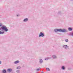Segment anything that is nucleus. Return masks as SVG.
Segmentation results:
<instances>
[{
  "label": "nucleus",
  "instance_id": "f257e3e1",
  "mask_svg": "<svg viewBox=\"0 0 73 73\" xmlns=\"http://www.w3.org/2000/svg\"><path fill=\"white\" fill-rule=\"evenodd\" d=\"M0 35H3L4 33L5 32H7L8 31L7 27L5 25H3L1 28H0Z\"/></svg>",
  "mask_w": 73,
  "mask_h": 73
},
{
  "label": "nucleus",
  "instance_id": "f03ea898",
  "mask_svg": "<svg viewBox=\"0 0 73 73\" xmlns=\"http://www.w3.org/2000/svg\"><path fill=\"white\" fill-rule=\"evenodd\" d=\"M54 31L55 33H57L58 32H66V30L65 29H54Z\"/></svg>",
  "mask_w": 73,
  "mask_h": 73
},
{
  "label": "nucleus",
  "instance_id": "7ed1b4c3",
  "mask_svg": "<svg viewBox=\"0 0 73 73\" xmlns=\"http://www.w3.org/2000/svg\"><path fill=\"white\" fill-rule=\"evenodd\" d=\"M44 36V33L40 32L39 35V37H43Z\"/></svg>",
  "mask_w": 73,
  "mask_h": 73
},
{
  "label": "nucleus",
  "instance_id": "20e7f679",
  "mask_svg": "<svg viewBox=\"0 0 73 73\" xmlns=\"http://www.w3.org/2000/svg\"><path fill=\"white\" fill-rule=\"evenodd\" d=\"M63 48L66 50L69 49V46L67 45H63Z\"/></svg>",
  "mask_w": 73,
  "mask_h": 73
},
{
  "label": "nucleus",
  "instance_id": "39448f33",
  "mask_svg": "<svg viewBox=\"0 0 73 73\" xmlns=\"http://www.w3.org/2000/svg\"><path fill=\"white\" fill-rule=\"evenodd\" d=\"M28 21V19L26 18L23 20V22H27Z\"/></svg>",
  "mask_w": 73,
  "mask_h": 73
},
{
  "label": "nucleus",
  "instance_id": "423d86ee",
  "mask_svg": "<svg viewBox=\"0 0 73 73\" xmlns=\"http://www.w3.org/2000/svg\"><path fill=\"white\" fill-rule=\"evenodd\" d=\"M52 57L53 59H56L57 58V56L54 55H53Z\"/></svg>",
  "mask_w": 73,
  "mask_h": 73
},
{
  "label": "nucleus",
  "instance_id": "0eeeda50",
  "mask_svg": "<svg viewBox=\"0 0 73 73\" xmlns=\"http://www.w3.org/2000/svg\"><path fill=\"white\" fill-rule=\"evenodd\" d=\"M7 71L9 72H11L12 71V69L9 68L7 70Z\"/></svg>",
  "mask_w": 73,
  "mask_h": 73
},
{
  "label": "nucleus",
  "instance_id": "6e6552de",
  "mask_svg": "<svg viewBox=\"0 0 73 73\" xmlns=\"http://www.w3.org/2000/svg\"><path fill=\"white\" fill-rule=\"evenodd\" d=\"M61 68L63 70H65V67L64 66H62Z\"/></svg>",
  "mask_w": 73,
  "mask_h": 73
},
{
  "label": "nucleus",
  "instance_id": "1a4fd4ad",
  "mask_svg": "<svg viewBox=\"0 0 73 73\" xmlns=\"http://www.w3.org/2000/svg\"><path fill=\"white\" fill-rule=\"evenodd\" d=\"M50 59H52V57H49L48 58H46L45 59V60H49Z\"/></svg>",
  "mask_w": 73,
  "mask_h": 73
},
{
  "label": "nucleus",
  "instance_id": "9d476101",
  "mask_svg": "<svg viewBox=\"0 0 73 73\" xmlns=\"http://www.w3.org/2000/svg\"><path fill=\"white\" fill-rule=\"evenodd\" d=\"M19 62H20L19 60H17L14 62V64H18Z\"/></svg>",
  "mask_w": 73,
  "mask_h": 73
},
{
  "label": "nucleus",
  "instance_id": "9b49d317",
  "mask_svg": "<svg viewBox=\"0 0 73 73\" xmlns=\"http://www.w3.org/2000/svg\"><path fill=\"white\" fill-rule=\"evenodd\" d=\"M43 62V60L42 59H40L39 60V63L40 64H42Z\"/></svg>",
  "mask_w": 73,
  "mask_h": 73
},
{
  "label": "nucleus",
  "instance_id": "f8f14e48",
  "mask_svg": "<svg viewBox=\"0 0 73 73\" xmlns=\"http://www.w3.org/2000/svg\"><path fill=\"white\" fill-rule=\"evenodd\" d=\"M2 73H7V71L5 69H3L2 70Z\"/></svg>",
  "mask_w": 73,
  "mask_h": 73
},
{
  "label": "nucleus",
  "instance_id": "ddd939ff",
  "mask_svg": "<svg viewBox=\"0 0 73 73\" xmlns=\"http://www.w3.org/2000/svg\"><path fill=\"white\" fill-rule=\"evenodd\" d=\"M72 30L73 29H72V28L71 27H69L68 28V31H72Z\"/></svg>",
  "mask_w": 73,
  "mask_h": 73
},
{
  "label": "nucleus",
  "instance_id": "4468645a",
  "mask_svg": "<svg viewBox=\"0 0 73 73\" xmlns=\"http://www.w3.org/2000/svg\"><path fill=\"white\" fill-rule=\"evenodd\" d=\"M46 70L47 71H48L49 72V71H50V70L49 68H46Z\"/></svg>",
  "mask_w": 73,
  "mask_h": 73
},
{
  "label": "nucleus",
  "instance_id": "2eb2a0df",
  "mask_svg": "<svg viewBox=\"0 0 73 73\" xmlns=\"http://www.w3.org/2000/svg\"><path fill=\"white\" fill-rule=\"evenodd\" d=\"M21 68L20 66H18L17 68V69H20Z\"/></svg>",
  "mask_w": 73,
  "mask_h": 73
},
{
  "label": "nucleus",
  "instance_id": "dca6fc26",
  "mask_svg": "<svg viewBox=\"0 0 73 73\" xmlns=\"http://www.w3.org/2000/svg\"><path fill=\"white\" fill-rule=\"evenodd\" d=\"M17 72L18 73H20V70H17Z\"/></svg>",
  "mask_w": 73,
  "mask_h": 73
},
{
  "label": "nucleus",
  "instance_id": "f3484780",
  "mask_svg": "<svg viewBox=\"0 0 73 73\" xmlns=\"http://www.w3.org/2000/svg\"><path fill=\"white\" fill-rule=\"evenodd\" d=\"M70 36H73V33H70L69 34Z\"/></svg>",
  "mask_w": 73,
  "mask_h": 73
},
{
  "label": "nucleus",
  "instance_id": "a211bd4d",
  "mask_svg": "<svg viewBox=\"0 0 73 73\" xmlns=\"http://www.w3.org/2000/svg\"><path fill=\"white\" fill-rule=\"evenodd\" d=\"M65 41L66 42H68V41H69V40H68V39H65Z\"/></svg>",
  "mask_w": 73,
  "mask_h": 73
},
{
  "label": "nucleus",
  "instance_id": "6ab92c4d",
  "mask_svg": "<svg viewBox=\"0 0 73 73\" xmlns=\"http://www.w3.org/2000/svg\"><path fill=\"white\" fill-rule=\"evenodd\" d=\"M16 16L17 17H19V16H20V14H18L16 15Z\"/></svg>",
  "mask_w": 73,
  "mask_h": 73
},
{
  "label": "nucleus",
  "instance_id": "aec40b11",
  "mask_svg": "<svg viewBox=\"0 0 73 73\" xmlns=\"http://www.w3.org/2000/svg\"><path fill=\"white\" fill-rule=\"evenodd\" d=\"M3 26H2V23H0V27H3Z\"/></svg>",
  "mask_w": 73,
  "mask_h": 73
},
{
  "label": "nucleus",
  "instance_id": "412c9836",
  "mask_svg": "<svg viewBox=\"0 0 73 73\" xmlns=\"http://www.w3.org/2000/svg\"><path fill=\"white\" fill-rule=\"evenodd\" d=\"M40 70V69L38 68L36 70H37V71H38Z\"/></svg>",
  "mask_w": 73,
  "mask_h": 73
},
{
  "label": "nucleus",
  "instance_id": "4be33fe9",
  "mask_svg": "<svg viewBox=\"0 0 73 73\" xmlns=\"http://www.w3.org/2000/svg\"><path fill=\"white\" fill-rule=\"evenodd\" d=\"M1 64V61H0V64Z\"/></svg>",
  "mask_w": 73,
  "mask_h": 73
},
{
  "label": "nucleus",
  "instance_id": "5701e85b",
  "mask_svg": "<svg viewBox=\"0 0 73 73\" xmlns=\"http://www.w3.org/2000/svg\"><path fill=\"white\" fill-rule=\"evenodd\" d=\"M70 1H73V0H70Z\"/></svg>",
  "mask_w": 73,
  "mask_h": 73
},
{
  "label": "nucleus",
  "instance_id": "b1692460",
  "mask_svg": "<svg viewBox=\"0 0 73 73\" xmlns=\"http://www.w3.org/2000/svg\"><path fill=\"white\" fill-rule=\"evenodd\" d=\"M59 12H58V13H59V14H60V13H59Z\"/></svg>",
  "mask_w": 73,
  "mask_h": 73
}]
</instances>
